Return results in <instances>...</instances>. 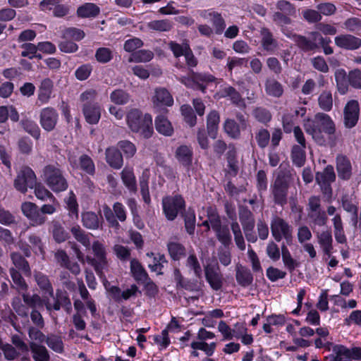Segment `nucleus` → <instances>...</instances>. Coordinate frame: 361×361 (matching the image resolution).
Returning a JSON list of instances; mask_svg holds the SVG:
<instances>
[{
	"label": "nucleus",
	"mask_w": 361,
	"mask_h": 361,
	"mask_svg": "<svg viewBox=\"0 0 361 361\" xmlns=\"http://www.w3.org/2000/svg\"><path fill=\"white\" fill-rule=\"evenodd\" d=\"M152 103L154 107L171 106L173 104V99L166 88L159 87L154 91Z\"/></svg>",
	"instance_id": "obj_17"
},
{
	"label": "nucleus",
	"mask_w": 361,
	"mask_h": 361,
	"mask_svg": "<svg viewBox=\"0 0 361 361\" xmlns=\"http://www.w3.org/2000/svg\"><path fill=\"white\" fill-rule=\"evenodd\" d=\"M149 171L146 169L143 171L141 177L140 178V192L144 202L146 204H149L151 202V198L149 195L148 181L149 179Z\"/></svg>",
	"instance_id": "obj_38"
},
{
	"label": "nucleus",
	"mask_w": 361,
	"mask_h": 361,
	"mask_svg": "<svg viewBox=\"0 0 361 361\" xmlns=\"http://www.w3.org/2000/svg\"><path fill=\"white\" fill-rule=\"evenodd\" d=\"M43 173L44 181L54 192H59L67 189L68 183L60 169L54 166H47Z\"/></svg>",
	"instance_id": "obj_4"
},
{
	"label": "nucleus",
	"mask_w": 361,
	"mask_h": 361,
	"mask_svg": "<svg viewBox=\"0 0 361 361\" xmlns=\"http://www.w3.org/2000/svg\"><path fill=\"white\" fill-rule=\"evenodd\" d=\"M53 82L49 79L45 78L41 82L38 92V101L42 104H47L52 93Z\"/></svg>",
	"instance_id": "obj_30"
},
{
	"label": "nucleus",
	"mask_w": 361,
	"mask_h": 361,
	"mask_svg": "<svg viewBox=\"0 0 361 361\" xmlns=\"http://www.w3.org/2000/svg\"><path fill=\"white\" fill-rule=\"evenodd\" d=\"M316 181L324 194H331L330 184L335 180L336 175L333 166H327L322 172H317Z\"/></svg>",
	"instance_id": "obj_11"
},
{
	"label": "nucleus",
	"mask_w": 361,
	"mask_h": 361,
	"mask_svg": "<svg viewBox=\"0 0 361 361\" xmlns=\"http://www.w3.org/2000/svg\"><path fill=\"white\" fill-rule=\"evenodd\" d=\"M317 240L318 243L324 251V254L330 256L331 253V250L333 249L332 246V235L331 233L329 231H324L321 233H317Z\"/></svg>",
	"instance_id": "obj_32"
},
{
	"label": "nucleus",
	"mask_w": 361,
	"mask_h": 361,
	"mask_svg": "<svg viewBox=\"0 0 361 361\" xmlns=\"http://www.w3.org/2000/svg\"><path fill=\"white\" fill-rule=\"evenodd\" d=\"M10 274L13 281V287L20 294L27 290V285L21 275L13 268L10 269Z\"/></svg>",
	"instance_id": "obj_45"
},
{
	"label": "nucleus",
	"mask_w": 361,
	"mask_h": 361,
	"mask_svg": "<svg viewBox=\"0 0 361 361\" xmlns=\"http://www.w3.org/2000/svg\"><path fill=\"white\" fill-rule=\"evenodd\" d=\"M129 128L139 133L144 138H149L153 134L152 117L149 114H142L137 109H131L126 116Z\"/></svg>",
	"instance_id": "obj_2"
},
{
	"label": "nucleus",
	"mask_w": 361,
	"mask_h": 361,
	"mask_svg": "<svg viewBox=\"0 0 361 361\" xmlns=\"http://www.w3.org/2000/svg\"><path fill=\"white\" fill-rule=\"evenodd\" d=\"M334 236L338 243H344L346 241V237L344 233L343 223L340 214H336L332 219Z\"/></svg>",
	"instance_id": "obj_41"
},
{
	"label": "nucleus",
	"mask_w": 361,
	"mask_h": 361,
	"mask_svg": "<svg viewBox=\"0 0 361 361\" xmlns=\"http://www.w3.org/2000/svg\"><path fill=\"white\" fill-rule=\"evenodd\" d=\"M283 165L280 166L275 182L272 186V193L274 196L275 202L283 205L286 202L287 190L289 182V171H282Z\"/></svg>",
	"instance_id": "obj_6"
},
{
	"label": "nucleus",
	"mask_w": 361,
	"mask_h": 361,
	"mask_svg": "<svg viewBox=\"0 0 361 361\" xmlns=\"http://www.w3.org/2000/svg\"><path fill=\"white\" fill-rule=\"evenodd\" d=\"M177 79L185 87L193 90H199L202 92H204L206 89L204 83L216 82V78L212 75L197 73L193 71H191L189 77L181 76L177 78Z\"/></svg>",
	"instance_id": "obj_7"
},
{
	"label": "nucleus",
	"mask_w": 361,
	"mask_h": 361,
	"mask_svg": "<svg viewBox=\"0 0 361 361\" xmlns=\"http://www.w3.org/2000/svg\"><path fill=\"white\" fill-rule=\"evenodd\" d=\"M190 347L193 350H200L203 351L208 357H209L214 354L216 348V343L212 342L210 343H207L204 341H195L191 343Z\"/></svg>",
	"instance_id": "obj_43"
},
{
	"label": "nucleus",
	"mask_w": 361,
	"mask_h": 361,
	"mask_svg": "<svg viewBox=\"0 0 361 361\" xmlns=\"http://www.w3.org/2000/svg\"><path fill=\"white\" fill-rule=\"evenodd\" d=\"M35 196L42 201L50 200L54 202V197L51 192L40 184H37L34 186Z\"/></svg>",
	"instance_id": "obj_61"
},
{
	"label": "nucleus",
	"mask_w": 361,
	"mask_h": 361,
	"mask_svg": "<svg viewBox=\"0 0 361 361\" xmlns=\"http://www.w3.org/2000/svg\"><path fill=\"white\" fill-rule=\"evenodd\" d=\"M341 204L346 212L352 214L351 221L353 225L357 226L358 207L355 197L353 194L343 195L341 197Z\"/></svg>",
	"instance_id": "obj_15"
},
{
	"label": "nucleus",
	"mask_w": 361,
	"mask_h": 361,
	"mask_svg": "<svg viewBox=\"0 0 361 361\" xmlns=\"http://www.w3.org/2000/svg\"><path fill=\"white\" fill-rule=\"evenodd\" d=\"M121 178L127 189L130 192L135 193L137 191V184L133 169L125 167L121 173Z\"/></svg>",
	"instance_id": "obj_25"
},
{
	"label": "nucleus",
	"mask_w": 361,
	"mask_h": 361,
	"mask_svg": "<svg viewBox=\"0 0 361 361\" xmlns=\"http://www.w3.org/2000/svg\"><path fill=\"white\" fill-rule=\"evenodd\" d=\"M146 27L153 31L168 32L172 29L173 23L169 19L154 20L148 22Z\"/></svg>",
	"instance_id": "obj_37"
},
{
	"label": "nucleus",
	"mask_w": 361,
	"mask_h": 361,
	"mask_svg": "<svg viewBox=\"0 0 361 361\" xmlns=\"http://www.w3.org/2000/svg\"><path fill=\"white\" fill-rule=\"evenodd\" d=\"M310 35L314 40L318 41V47L321 46L326 55H330L334 53L333 48L329 46V44L331 42L330 38L322 37V35L318 32H311Z\"/></svg>",
	"instance_id": "obj_44"
},
{
	"label": "nucleus",
	"mask_w": 361,
	"mask_h": 361,
	"mask_svg": "<svg viewBox=\"0 0 361 361\" xmlns=\"http://www.w3.org/2000/svg\"><path fill=\"white\" fill-rule=\"evenodd\" d=\"M359 118V104L357 101L349 102L344 109V121L348 128H352L357 123Z\"/></svg>",
	"instance_id": "obj_16"
},
{
	"label": "nucleus",
	"mask_w": 361,
	"mask_h": 361,
	"mask_svg": "<svg viewBox=\"0 0 361 361\" xmlns=\"http://www.w3.org/2000/svg\"><path fill=\"white\" fill-rule=\"evenodd\" d=\"M305 132L311 135L319 145H331L334 142L335 125L331 118L324 113H318L314 119H307L303 123Z\"/></svg>",
	"instance_id": "obj_1"
},
{
	"label": "nucleus",
	"mask_w": 361,
	"mask_h": 361,
	"mask_svg": "<svg viewBox=\"0 0 361 361\" xmlns=\"http://www.w3.org/2000/svg\"><path fill=\"white\" fill-rule=\"evenodd\" d=\"M36 182L37 178L33 170L28 166H23L14 180V187L17 190L25 193L28 188H34Z\"/></svg>",
	"instance_id": "obj_8"
},
{
	"label": "nucleus",
	"mask_w": 361,
	"mask_h": 361,
	"mask_svg": "<svg viewBox=\"0 0 361 361\" xmlns=\"http://www.w3.org/2000/svg\"><path fill=\"white\" fill-rule=\"evenodd\" d=\"M99 13V8L92 3H86L80 6L77 10L78 16L81 18L95 17Z\"/></svg>",
	"instance_id": "obj_40"
},
{
	"label": "nucleus",
	"mask_w": 361,
	"mask_h": 361,
	"mask_svg": "<svg viewBox=\"0 0 361 361\" xmlns=\"http://www.w3.org/2000/svg\"><path fill=\"white\" fill-rule=\"evenodd\" d=\"M147 255L150 257H153V262L149 264V269L152 271H155L161 274L164 263L166 262L164 255L160 254L154 255L153 252L147 253Z\"/></svg>",
	"instance_id": "obj_46"
},
{
	"label": "nucleus",
	"mask_w": 361,
	"mask_h": 361,
	"mask_svg": "<svg viewBox=\"0 0 361 361\" xmlns=\"http://www.w3.org/2000/svg\"><path fill=\"white\" fill-rule=\"evenodd\" d=\"M11 258L16 268L22 270L25 274H30V269L29 264L20 254L13 252L11 255Z\"/></svg>",
	"instance_id": "obj_51"
},
{
	"label": "nucleus",
	"mask_w": 361,
	"mask_h": 361,
	"mask_svg": "<svg viewBox=\"0 0 361 361\" xmlns=\"http://www.w3.org/2000/svg\"><path fill=\"white\" fill-rule=\"evenodd\" d=\"M205 277L214 290H218L221 288L222 276L214 267L208 265L205 267Z\"/></svg>",
	"instance_id": "obj_19"
},
{
	"label": "nucleus",
	"mask_w": 361,
	"mask_h": 361,
	"mask_svg": "<svg viewBox=\"0 0 361 361\" xmlns=\"http://www.w3.org/2000/svg\"><path fill=\"white\" fill-rule=\"evenodd\" d=\"M154 57V54L152 51L149 50H140L137 52H135L132 55V59L130 61L137 62V63H145L151 61Z\"/></svg>",
	"instance_id": "obj_62"
},
{
	"label": "nucleus",
	"mask_w": 361,
	"mask_h": 361,
	"mask_svg": "<svg viewBox=\"0 0 361 361\" xmlns=\"http://www.w3.org/2000/svg\"><path fill=\"white\" fill-rule=\"evenodd\" d=\"M236 280L240 285L246 287L252 283L253 278L249 269L240 267L236 270Z\"/></svg>",
	"instance_id": "obj_42"
},
{
	"label": "nucleus",
	"mask_w": 361,
	"mask_h": 361,
	"mask_svg": "<svg viewBox=\"0 0 361 361\" xmlns=\"http://www.w3.org/2000/svg\"><path fill=\"white\" fill-rule=\"evenodd\" d=\"M326 361H353L350 349L336 345L333 348V355L326 357Z\"/></svg>",
	"instance_id": "obj_20"
},
{
	"label": "nucleus",
	"mask_w": 361,
	"mask_h": 361,
	"mask_svg": "<svg viewBox=\"0 0 361 361\" xmlns=\"http://www.w3.org/2000/svg\"><path fill=\"white\" fill-rule=\"evenodd\" d=\"M92 250L94 258L87 257V260L94 268L97 275L102 278L104 276V271L108 269V260L105 246L99 240L94 241Z\"/></svg>",
	"instance_id": "obj_3"
},
{
	"label": "nucleus",
	"mask_w": 361,
	"mask_h": 361,
	"mask_svg": "<svg viewBox=\"0 0 361 361\" xmlns=\"http://www.w3.org/2000/svg\"><path fill=\"white\" fill-rule=\"evenodd\" d=\"M130 272L133 278L138 282L145 283L148 276L141 264L135 259L130 261Z\"/></svg>",
	"instance_id": "obj_35"
},
{
	"label": "nucleus",
	"mask_w": 361,
	"mask_h": 361,
	"mask_svg": "<svg viewBox=\"0 0 361 361\" xmlns=\"http://www.w3.org/2000/svg\"><path fill=\"white\" fill-rule=\"evenodd\" d=\"M81 219L82 225L87 229L97 230L102 225V218L92 212H82Z\"/></svg>",
	"instance_id": "obj_24"
},
{
	"label": "nucleus",
	"mask_w": 361,
	"mask_h": 361,
	"mask_svg": "<svg viewBox=\"0 0 361 361\" xmlns=\"http://www.w3.org/2000/svg\"><path fill=\"white\" fill-rule=\"evenodd\" d=\"M69 160L73 167L80 169L88 174L94 173L95 170L94 162L87 155H82L79 159L78 163L71 157L69 158Z\"/></svg>",
	"instance_id": "obj_28"
},
{
	"label": "nucleus",
	"mask_w": 361,
	"mask_h": 361,
	"mask_svg": "<svg viewBox=\"0 0 361 361\" xmlns=\"http://www.w3.org/2000/svg\"><path fill=\"white\" fill-rule=\"evenodd\" d=\"M154 124L156 130L159 133L168 137L173 134V127L165 116H157L155 118Z\"/></svg>",
	"instance_id": "obj_22"
},
{
	"label": "nucleus",
	"mask_w": 361,
	"mask_h": 361,
	"mask_svg": "<svg viewBox=\"0 0 361 361\" xmlns=\"http://www.w3.org/2000/svg\"><path fill=\"white\" fill-rule=\"evenodd\" d=\"M319 107L326 111H329L332 109L333 99L332 94L329 91H324L318 98Z\"/></svg>",
	"instance_id": "obj_49"
},
{
	"label": "nucleus",
	"mask_w": 361,
	"mask_h": 361,
	"mask_svg": "<svg viewBox=\"0 0 361 361\" xmlns=\"http://www.w3.org/2000/svg\"><path fill=\"white\" fill-rule=\"evenodd\" d=\"M202 225L207 228H209V226H211L214 231L221 226L219 216L212 209L208 211V218L202 223Z\"/></svg>",
	"instance_id": "obj_55"
},
{
	"label": "nucleus",
	"mask_w": 361,
	"mask_h": 361,
	"mask_svg": "<svg viewBox=\"0 0 361 361\" xmlns=\"http://www.w3.org/2000/svg\"><path fill=\"white\" fill-rule=\"evenodd\" d=\"M83 113L87 122L96 124L101 116L100 107L97 104H85L83 107Z\"/></svg>",
	"instance_id": "obj_27"
},
{
	"label": "nucleus",
	"mask_w": 361,
	"mask_h": 361,
	"mask_svg": "<svg viewBox=\"0 0 361 361\" xmlns=\"http://www.w3.org/2000/svg\"><path fill=\"white\" fill-rule=\"evenodd\" d=\"M281 255L285 267L290 271H293L297 267V263L295 260L293 259L289 250L284 244L281 245Z\"/></svg>",
	"instance_id": "obj_54"
},
{
	"label": "nucleus",
	"mask_w": 361,
	"mask_h": 361,
	"mask_svg": "<svg viewBox=\"0 0 361 361\" xmlns=\"http://www.w3.org/2000/svg\"><path fill=\"white\" fill-rule=\"evenodd\" d=\"M12 307L14 311L20 317H27L29 313V307L23 304L19 297H15L12 301Z\"/></svg>",
	"instance_id": "obj_59"
},
{
	"label": "nucleus",
	"mask_w": 361,
	"mask_h": 361,
	"mask_svg": "<svg viewBox=\"0 0 361 361\" xmlns=\"http://www.w3.org/2000/svg\"><path fill=\"white\" fill-rule=\"evenodd\" d=\"M30 350L32 357L35 361H49L50 356L47 348L35 343H30Z\"/></svg>",
	"instance_id": "obj_39"
},
{
	"label": "nucleus",
	"mask_w": 361,
	"mask_h": 361,
	"mask_svg": "<svg viewBox=\"0 0 361 361\" xmlns=\"http://www.w3.org/2000/svg\"><path fill=\"white\" fill-rule=\"evenodd\" d=\"M336 169L338 177L348 180L351 176V164L345 156L339 155L336 158Z\"/></svg>",
	"instance_id": "obj_23"
},
{
	"label": "nucleus",
	"mask_w": 361,
	"mask_h": 361,
	"mask_svg": "<svg viewBox=\"0 0 361 361\" xmlns=\"http://www.w3.org/2000/svg\"><path fill=\"white\" fill-rule=\"evenodd\" d=\"M335 44L343 49L354 51L361 47V39L350 34H341L335 37Z\"/></svg>",
	"instance_id": "obj_12"
},
{
	"label": "nucleus",
	"mask_w": 361,
	"mask_h": 361,
	"mask_svg": "<svg viewBox=\"0 0 361 361\" xmlns=\"http://www.w3.org/2000/svg\"><path fill=\"white\" fill-rule=\"evenodd\" d=\"M253 116L256 120L262 123H267L271 119V114L269 110L263 107H257L253 111Z\"/></svg>",
	"instance_id": "obj_64"
},
{
	"label": "nucleus",
	"mask_w": 361,
	"mask_h": 361,
	"mask_svg": "<svg viewBox=\"0 0 361 361\" xmlns=\"http://www.w3.org/2000/svg\"><path fill=\"white\" fill-rule=\"evenodd\" d=\"M35 280L39 288L44 292L48 293L49 295L53 296V288L48 278L41 274L37 273L35 274Z\"/></svg>",
	"instance_id": "obj_57"
},
{
	"label": "nucleus",
	"mask_w": 361,
	"mask_h": 361,
	"mask_svg": "<svg viewBox=\"0 0 361 361\" xmlns=\"http://www.w3.org/2000/svg\"><path fill=\"white\" fill-rule=\"evenodd\" d=\"M164 213L166 219L173 221L177 216L178 212L185 207V201L182 197H166L162 200Z\"/></svg>",
	"instance_id": "obj_9"
},
{
	"label": "nucleus",
	"mask_w": 361,
	"mask_h": 361,
	"mask_svg": "<svg viewBox=\"0 0 361 361\" xmlns=\"http://www.w3.org/2000/svg\"><path fill=\"white\" fill-rule=\"evenodd\" d=\"M218 240L225 246L228 245L231 242V235L229 229L226 226H221L214 230Z\"/></svg>",
	"instance_id": "obj_58"
},
{
	"label": "nucleus",
	"mask_w": 361,
	"mask_h": 361,
	"mask_svg": "<svg viewBox=\"0 0 361 361\" xmlns=\"http://www.w3.org/2000/svg\"><path fill=\"white\" fill-rule=\"evenodd\" d=\"M24 303H25L29 307L35 310L37 308H43L44 305L46 306L47 310H51V305L45 298H42L37 294L30 295L25 292L21 294Z\"/></svg>",
	"instance_id": "obj_18"
},
{
	"label": "nucleus",
	"mask_w": 361,
	"mask_h": 361,
	"mask_svg": "<svg viewBox=\"0 0 361 361\" xmlns=\"http://www.w3.org/2000/svg\"><path fill=\"white\" fill-rule=\"evenodd\" d=\"M225 132L233 138H238L240 135V130L237 123L232 119H227L224 123Z\"/></svg>",
	"instance_id": "obj_53"
},
{
	"label": "nucleus",
	"mask_w": 361,
	"mask_h": 361,
	"mask_svg": "<svg viewBox=\"0 0 361 361\" xmlns=\"http://www.w3.org/2000/svg\"><path fill=\"white\" fill-rule=\"evenodd\" d=\"M85 37V32L78 28L68 27L66 28L62 32V37L64 39H74L80 41Z\"/></svg>",
	"instance_id": "obj_50"
},
{
	"label": "nucleus",
	"mask_w": 361,
	"mask_h": 361,
	"mask_svg": "<svg viewBox=\"0 0 361 361\" xmlns=\"http://www.w3.org/2000/svg\"><path fill=\"white\" fill-rule=\"evenodd\" d=\"M240 221L243 228H254L255 220L250 211L243 209L240 212Z\"/></svg>",
	"instance_id": "obj_56"
},
{
	"label": "nucleus",
	"mask_w": 361,
	"mask_h": 361,
	"mask_svg": "<svg viewBox=\"0 0 361 361\" xmlns=\"http://www.w3.org/2000/svg\"><path fill=\"white\" fill-rule=\"evenodd\" d=\"M231 228L234 235V240L237 247L240 250H245V243L241 232L240 225L237 221H233Z\"/></svg>",
	"instance_id": "obj_47"
},
{
	"label": "nucleus",
	"mask_w": 361,
	"mask_h": 361,
	"mask_svg": "<svg viewBox=\"0 0 361 361\" xmlns=\"http://www.w3.org/2000/svg\"><path fill=\"white\" fill-rule=\"evenodd\" d=\"M265 92L267 95L279 98L283 93L282 85L274 78H269L266 80L264 84Z\"/></svg>",
	"instance_id": "obj_29"
},
{
	"label": "nucleus",
	"mask_w": 361,
	"mask_h": 361,
	"mask_svg": "<svg viewBox=\"0 0 361 361\" xmlns=\"http://www.w3.org/2000/svg\"><path fill=\"white\" fill-rule=\"evenodd\" d=\"M217 98L230 97L231 102L238 106H243L244 102L240 94L232 87L226 86L221 91L216 93Z\"/></svg>",
	"instance_id": "obj_31"
},
{
	"label": "nucleus",
	"mask_w": 361,
	"mask_h": 361,
	"mask_svg": "<svg viewBox=\"0 0 361 361\" xmlns=\"http://www.w3.org/2000/svg\"><path fill=\"white\" fill-rule=\"evenodd\" d=\"M59 118L57 111L51 107H46L41 110L39 123L44 130L51 131L54 129Z\"/></svg>",
	"instance_id": "obj_13"
},
{
	"label": "nucleus",
	"mask_w": 361,
	"mask_h": 361,
	"mask_svg": "<svg viewBox=\"0 0 361 361\" xmlns=\"http://www.w3.org/2000/svg\"><path fill=\"white\" fill-rule=\"evenodd\" d=\"M71 231L74 238L86 247L90 245V239L85 232L78 225L73 226Z\"/></svg>",
	"instance_id": "obj_48"
},
{
	"label": "nucleus",
	"mask_w": 361,
	"mask_h": 361,
	"mask_svg": "<svg viewBox=\"0 0 361 361\" xmlns=\"http://www.w3.org/2000/svg\"><path fill=\"white\" fill-rule=\"evenodd\" d=\"M290 15L283 13L280 11H275L273 13L271 18L273 22L277 25L281 27V32L286 36V34L292 32L288 30L286 26L291 23V19L289 18Z\"/></svg>",
	"instance_id": "obj_36"
},
{
	"label": "nucleus",
	"mask_w": 361,
	"mask_h": 361,
	"mask_svg": "<svg viewBox=\"0 0 361 361\" xmlns=\"http://www.w3.org/2000/svg\"><path fill=\"white\" fill-rule=\"evenodd\" d=\"M106 162L116 169H121L123 166V160L120 151L115 147H109L106 150Z\"/></svg>",
	"instance_id": "obj_26"
},
{
	"label": "nucleus",
	"mask_w": 361,
	"mask_h": 361,
	"mask_svg": "<svg viewBox=\"0 0 361 361\" xmlns=\"http://www.w3.org/2000/svg\"><path fill=\"white\" fill-rule=\"evenodd\" d=\"M21 125L24 130L33 137L36 139L39 137L40 130L35 121L30 119H23L21 121Z\"/></svg>",
	"instance_id": "obj_52"
},
{
	"label": "nucleus",
	"mask_w": 361,
	"mask_h": 361,
	"mask_svg": "<svg viewBox=\"0 0 361 361\" xmlns=\"http://www.w3.org/2000/svg\"><path fill=\"white\" fill-rule=\"evenodd\" d=\"M219 121V115L216 111H212L207 116V132L212 139H214L216 137Z\"/></svg>",
	"instance_id": "obj_34"
},
{
	"label": "nucleus",
	"mask_w": 361,
	"mask_h": 361,
	"mask_svg": "<svg viewBox=\"0 0 361 361\" xmlns=\"http://www.w3.org/2000/svg\"><path fill=\"white\" fill-rule=\"evenodd\" d=\"M286 36L295 42L297 46L304 51H312L318 48V41L314 40L310 33L308 38L293 32H289Z\"/></svg>",
	"instance_id": "obj_14"
},
{
	"label": "nucleus",
	"mask_w": 361,
	"mask_h": 361,
	"mask_svg": "<svg viewBox=\"0 0 361 361\" xmlns=\"http://www.w3.org/2000/svg\"><path fill=\"white\" fill-rule=\"evenodd\" d=\"M218 331L221 333L223 336L224 341L232 340L235 338V331L232 329L226 322L221 320L218 324Z\"/></svg>",
	"instance_id": "obj_60"
},
{
	"label": "nucleus",
	"mask_w": 361,
	"mask_h": 361,
	"mask_svg": "<svg viewBox=\"0 0 361 361\" xmlns=\"http://www.w3.org/2000/svg\"><path fill=\"white\" fill-rule=\"evenodd\" d=\"M271 235L276 241L280 242L284 239L288 245L293 242V227L284 219L274 216L271 221Z\"/></svg>",
	"instance_id": "obj_5"
},
{
	"label": "nucleus",
	"mask_w": 361,
	"mask_h": 361,
	"mask_svg": "<svg viewBox=\"0 0 361 361\" xmlns=\"http://www.w3.org/2000/svg\"><path fill=\"white\" fill-rule=\"evenodd\" d=\"M262 35V46L263 49L268 52L274 53L278 47L276 39H274L272 34L267 28L261 30Z\"/></svg>",
	"instance_id": "obj_33"
},
{
	"label": "nucleus",
	"mask_w": 361,
	"mask_h": 361,
	"mask_svg": "<svg viewBox=\"0 0 361 361\" xmlns=\"http://www.w3.org/2000/svg\"><path fill=\"white\" fill-rule=\"evenodd\" d=\"M21 210L32 226H40L46 221V217L40 213L37 206L32 202H23L21 205Z\"/></svg>",
	"instance_id": "obj_10"
},
{
	"label": "nucleus",
	"mask_w": 361,
	"mask_h": 361,
	"mask_svg": "<svg viewBox=\"0 0 361 361\" xmlns=\"http://www.w3.org/2000/svg\"><path fill=\"white\" fill-rule=\"evenodd\" d=\"M110 99L116 104L122 105L128 102L129 95L122 90H116L111 93Z\"/></svg>",
	"instance_id": "obj_63"
},
{
	"label": "nucleus",
	"mask_w": 361,
	"mask_h": 361,
	"mask_svg": "<svg viewBox=\"0 0 361 361\" xmlns=\"http://www.w3.org/2000/svg\"><path fill=\"white\" fill-rule=\"evenodd\" d=\"M193 152L190 147L187 145L179 146L175 152L178 161L183 166L189 167L192 161Z\"/></svg>",
	"instance_id": "obj_21"
}]
</instances>
